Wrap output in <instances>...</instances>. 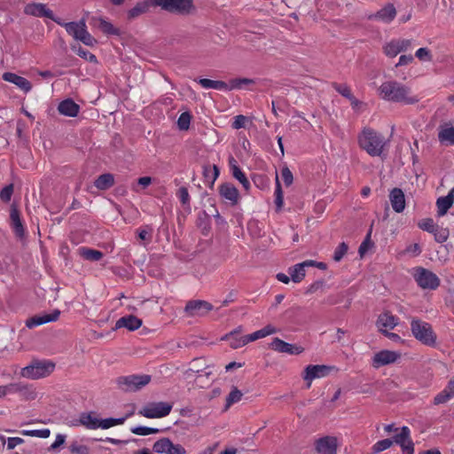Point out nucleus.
Returning a JSON list of instances; mask_svg holds the SVG:
<instances>
[{
  "label": "nucleus",
  "instance_id": "393cba45",
  "mask_svg": "<svg viewBox=\"0 0 454 454\" xmlns=\"http://www.w3.org/2000/svg\"><path fill=\"white\" fill-rule=\"evenodd\" d=\"M151 7H156L155 0H145L138 2L133 8L129 10L128 19L129 20H134L138 16L147 12Z\"/></svg>",
  "mask_w": 454,
  "mask_h": 454
},
{
  "label": "nucleus",
  "instance_id": "1a4fd4ad",
  "mask_svg": "<svg viewBox=\"0 0 454 454\" xmlns=\"http://www.w3.org/2000/svg\"><path fill=\"white\" fill-rule=\"evenodd\" d=\"M153 450L158 454H186L181 444H175L168 437H162L153 445Z\"/></svg>",
  "mask_w": 454,
  "mask_h": 454
},
{
  "label": "nucleus",
  "instance_id": "864d4df0",
  "mask_svg": "<svg viewBox=\"0 0 454 454\" xmlns=\"http://www.w3.org/2000/svg\"><path fill=\"white\" fill-rule=\"evenodd\" d=\"M332 86L337 92L348 99L353 96L349 87L346 83L333 82Z\"/></svg>",
  "mask_w": 454,
  "mask_h": 454
},
{
  "label": "nucleus",
  "instance_id": "3c124183",
  "mask_svg": "<svg viewBox=\"0 0 454 454\" xmlns=\"http://www.w3.org/2000/svg\"><path fill=\"white\" fill-rule=\"evenodd\" d=\"M434 240L438 243H443L449 238L450 232L447 228L438 226L434 231Z\"/></svg>",
  "mask_w": 454,
  "mask_h": 454
},
{
  "label": "nucleus",
  "instance_id": "603ef678",
  "mask_svg": "<svg viewBox=\"0 0 454 454\" xmlns=\"http://www.w3.org/2000/svg\"><path fill=\"white\" fill-rule=\"evenodd\" d=\"M419 227L429 233H434V230L438 227L432 218H425L418 223Z\"/></svg>",
  "mask_w": 454,
  "mask_h": 454
},
{
  "label": "nucleus",
  "instance_id": "39448f33",
  "mask_svg": "<svg viewBox=\"0 0 454 454\" xmlns=\"http://www.w3.org/2000/svg\"><path fill=\"white\" fill-rule=\"evenodd\" d=\"M55 369V364L46 360H35L29 365L22 368L21 376L37 380L50 375Z\"/></svg>",
  "mask_w": 454,
  "mask_h": 454
},
{
  "label": "nucleus",
  "instance_id": "4c0bfd02",
  "mask_svg": "<svg viewBox=\"0 0 454 454\" xmlns=\"http://www.w3.org/2000/svg\"><path fill=\"white\" fill-rule=\"evenodd\" d=\"M242 395V392L239 389H238L237 387L232 386L231 391L226 396V403L224 410H228L232 404L239 402L241 400Z\"/></svg>",
  "mask_w": 454,
  "mask_h": 454
},
{
  "label": "nucleus",
  "instance_id": "37998d69",
  "mask_svg": "<svg viewBox=\"0 0 454 454\" xmlns=\"http://www.w3.org/2000/svg\"><path fill=\"white\" fill-rule=\"evenodd\" d=\"M394 443L392 439L387 438L378 441L372 448V454H378L385 450L390 448Z\"/></svg>",
  "mask_w": 454,
  "mask_h": 454
},
{
  "label": "nucleus",
  "instance_id": "c03bdc74",
  "mask_svg": "<svg viewBox=\"0 0 454 454\" xmlns=\"http://www.w3.org/2000/svg\"><path fill=\"white\" fill-rule=\"evenodd\" d=\"M18 393L26 400H34L36 397L35 390L22 383H19Z\"/></svg>",
  "mask_w": 454,
  "mask_h": 454
},
{
  "label": "nucleus",
  "instance_id": "7ed1b4c3",
  "mask_svg": "<svg viewBox=\"0 0 454 454\" xmlns=\"http://www.w3.org/2000/svg\"><path fill=\"white\" fill-rule=\"evenodd\" d=\"M155 6L160 7L167 12L180 16H188L196 12L193 0H155Z\"/></svg>",
  "mask_w": 454,
  "mask_h": 454
},
{
  "label": "nucleus",
  "instance_id": "7c9ffc66",
  "mask_svg": "<svg viewBox=\"0 0 454 454\" xmlns=\"http://www.w3.org/2000/svg\"><path fill=\"white\" fill-rule=\"evenodd\" d=\"M114 184V176L111 173L100 175L95 181L94 185L101 191H106Z\"/></svg>",
  "mask_w": 454,
  "mask_h": 454
},
{
  "label": "nucleus",
  "instance_id": "58836bf2",
  "mask_svg": "<svg viewBox=\"0 0 454 454\" xmlns=\"http://www.w3.org/2000/svg\"><path fill=\"white\" fill-rule=\"evenodd\" d=\"M71 49L73 51L76 52L79 57L84 59L85 60L90 63H98L97 57L93 53L83 49L82 46L72 45Z\"/></svg>",
  "mask_w": 454,
  "mask_h": 454
},
{
  "label": "nucleus",
  "instance_id": "c756f323",
  "mask_svg": "<svg viewBox=\"0 0 454 454\" xmlns=\"http://www.w3.org/2000/svg\"><path fill=\"white\" fill-rule=\"evenodd\" d=\"M55 22L59 24V26H62L66 28L67 32L72 35L75 40L76 36L79 35L81 33L80 30H82V27H85V21L83 20H80L79 22H63L60 18L56 19Z\"/></svg>",
  "mask_w": 454,
  "mask_h": 454
},
{
  "label": "nucleus",
  "instance_id": "a19ab883",
  "mask_svg": "<svg viewBox=\"0 0 454 454\" xmlns=\"http://www.w3.org/2000/svg\"><path fill=\"white\" fill-rule=\"evenodd\" d=\"M80 34L76 36V40L81 41L87 46H93L97 43V40L87 31L86 26L82 27Z\"/></svg>",
  "mask_w": 454,
  "mask_h": 454
},
{
  "label": "nucleus",
  "instance_id": "5701e85b",
  "mask_svg": "<svg viewBox=\"0 0 454 454\" xmlns=\"http://www.w3.org/2000/svg\"><path fill=\"white\" fill-rule=\"evenodd\" d=\"M389 200L393 209L396 213H401L405 208V197L400 188H394L389 194Z\"/></svg>",
  "mask_w": 454,
  "mask_h": 454
},
{
  "label": "nucleus",
  "instance_id": "412c9836",
  "mask_svg": "<svg viewBox=\"0 0 454 454\" xmlns=\"http://www.w3.org/2000/svg\"><path fill=\"white\" fill-rule=\"evenodd\" d=\"M3 79L5 82H9L11 83L15 84L18 88H20L25 93L30 91L32 89L31 82L27 79H26L22 76H20L14 73H11V72L4 73Z\"/></svg>",
  "mask_w": 454,
  "mask_h": 454
},
{
  "label": "nucleus",
  "instance_id": "6e6552de",
  "mask_svg": "<svg viewBox=\"0 0 454 454\" xmlns=\"http://www.w3.org/2000/svg\"><path fill=\"white\" fill-rule=\"evenodd\" d=\"M414 278L422 289L435 290L441 284V280L436 274L422 267L416 269Z\"/></svg>",
  "mask_w": 454,
  "mask_h": 454
},
{
  "label": "nucleus",
  "instance_id": "0e129e2a",
  "mask_svg": "<svg viewBox=\"0 0 454 454\" xmlns=\"http://www.w3.org/2000/svg\"><path fill=\"white\" fill-rule=\"evenodd\" d=\"M281 176L286 186H290L293 184L294 176L288 167H284L281 169Z\"/></svg>",
  "mask_w": 454,
  "mask_h": 454
},
{
  "label": "nucleus",
  "instance_id": "aec40b11",
  "mask_svg": "<svg viewBox=\"0 0 454 454\" xmlns=\"http://www.w3.org/2000/svg\"><path fill=\"white\" fill-rule=\"evenodd\" d=\"M99 423L100 419L93 417L92 412H82L79 419L72 421L71 426H83L88 429H98L99 428Z\"/></svg>",
  "mask_w": 454,
  "mask_h": 454
},
{
  "label": "nucleus",
  "instance_id": "69168bd1",
  "mask_svg": "<svg viewBox=\"0 0 454 454\" xmlns=\"http://www.w3.org/2000/svg\"><path fill=\"white\" fill-rule=\"evenodd\" d=\"M415 56L419 60H427V61H431L432 60L431 52H430V51L427 48H419L416 51Z\"/></svg>",
  "mask_w": 454,
  "mask_h": 454
},
{
  "label": "nucleus",
  "instance_id": "f257e3e1",
  "mask_svg": "<svg viewBox=\"0 0 454 454\" xmlns=\"http://www.w3.org/2000/svg\"><path fill=\"white\" fill-rule=\"evenodd\" d=\"M381 98L387 101L413 105L419 102L416 96H410L411 89L396 81L383 82L379 88Z\"/></svg>",
  "mask_w": 454,
  "mask_h": 454
},
{
  "label": "nucleus",
  "instance_id": "ea45409f",
  "mask_svg": "<svg viewBox=\"0 0 454 454\" xmlns=\"http://www.w3.org/2000/svg\"><path fill=\"white\" fill-rule=\"evenodd\" d=\"M212 372H206L204 374H198L194 380L195 385L200 388L208 387L212 383Z\"/></svg>",
  "mask_w": 454,
  "mask_h": 454
},
{
  "label": "nucleus",
  "instance_id": "cd10ccee",
  "mask_svg": "<svg viewBox=\"0 0 454 454\" xmlns=\"http://www.w3.org/2000/svg\"><path fill=\"white\" fill-rule=\"evenodd\" d=\"M58 110L65 116L75 117L79 113L80 106L73 99L67 98L59 104Z\"/></svg>",
  "mask_w": 454,
  "mask_h": 454
},
{
  "label": "nucleus",
  "instance_id": "f704fd0d",
  "mask_svg": "<svg viewBox=\"0 0 454 454\" xmlns=\"http://www.w3.org/2000/svg\"><path fill=\"white\" fill-rule=\"evenodd\" d=\"M198 82L205 89L228 90V84L223 81H214L207 78H200Z\"/></svg>",
  "mask_w": 454,
  "mask_h": 454
},
{
  "label": "nucleus",
  "instance_id": "f3484780",
  "mask_svg": "<svg viewBox=\"0 0 454 454\" xmlns=\"http://www.w3.org/2000/svg\"><path fill=\"white\" fill-rule=\"evenodd\" d=\"M59 315L60 311L59 309H54L51 313L49 314L35 315L26 320V326L31 329L46 323L57 321L59 317Z\"/></svg>",
  "mask_w": 454,
  "mask_h": 454
},
{
  "label": "nucleus",
  "instance_id": "8fccbe9b",
  "mask_svg": "<svg viewBox=\"0 0 454 454\" xmlns=\"http://www.w3.org/2000/svg\"><path fill=\"white\" fill-rule=\"evenodd\" d=\"M254 83V80L248 78H235L230 81L228 84V90H231L234 89H240L242 85H247Z\"/></svg>",
  "mask_w": 454,
  "mask_h": 454
},
{
  "label": "nucleus",
  "instance_id": "5fc2aeb1",
  "mask_svg": "<svg viewBox=\"0 0 454 454\" xmlns=\"http://www.w3.org/2000/svg\"><path fill=\"white\" fill-rule=\"evenodd\" d=\"M410 428L406 426H403L401 428V432L399 434H396L392 440L396 444L403 443L404 441L410 438Z\"/></svg>",
  "mask_w": 454,
  "mask_h": 454
},
{
  "label": "nucleus",
  "instance_id": "dca6fc26",
  "mask_svg": "<svg viewBox=\"0 0 454 454\" xmlns=\"http://www.w3.org/2000/svg\"><path fill=\"white\" fill-rule=\"evenodd\" d=\"M219 195L227 200L231 206L238 205L239 201V192L231 183H223L218 188Z\"/></svg>",
  "mask_w": 454,
  "mask_h": 454
},
{
  "label": "nucleus",
  "instance_id": "2eb2a0df",
  "mask_svg": "<svg viewBox=\"0 0 454 454\" xmlns=\"http://www.w3.org/2000/svg\"><path fill=\"white\" fill-rule=\"evenodd\" d=\"M411 46V39L392 40L384 46V53L394 58L403 51H406Z\"/></svg>",
  "mask_w": 454,
  "mask_h": 454
},
{
  "label": "nucleus",
  "instance_id": "774afa93",
  "mask_svg": "<svg viewBox=\"0 0 454 454\" xmlns=\"http://www.w3.org/2000/svg\"><path fill=\"white\" fill-rule=\"evenodd\" d=\"M246 121H247V117L246 116L241 115V114L237 115L234 118V121L232 122L231 126L235 129H239L245 127Z\"/></svg>",
  "mask_w": 454,
  "mask_h": 454
},
{
  "label": "nucleus",
  "instance_id": "6ab92c4d",
  "mask_svg": "<svg viewBox=\"0 0 454 454\" xmlns=\"http://www.w3.org/2000/svg\"><path fill=\"white\" fill-rule=\"evenodd\" d=\"M10 220L11 225L13 229L15 235L18 238H23L25 236V228L22 224L20 218V213L16 204H12L10 209Z\"/></svg>",
  "mask_w": 454,
  "mask_h": 454
},
{
  "label": "nucleus",
  "instance_id": "4be33fe9",
  "mask_svg": "<svg viewBox=\"0 0 454 454\" xmlns=\"http://www.w3.org/2000/svg\"><path fill=\"white\" fill-rule=\"evenodd\" d=\"M142 325V320L137 317L134 315H128L125 317H121L119 318L114 326V330L120 329L122 327L127 328L129 331H135L138 329Z\"/></svg>",
  "mask_w": 454,
  "mask_h": 454
},
{
  "label": "nucleus",
  "instance_id": "c9c22d12",
  "mask_svg": "<svg viewBox=\"0 0 454 454\" xmlns=\"http://www.w3.org/2000/svg\"><path fill=\"white\" fill-rule=\"evenodd\" d=\"M288 273L291 276V279L294 283H300L306 275L305 269L303 268V264L297 263L293 267H290L288 270Z\"/></svg>",
  "mask_w": 454,
  "mask_h": 454
},
{
  "label": "nucleus",
  "instance_id": "4d7b16f0",
  "mask_svg": "<svg viewBox=\"0 0 454 454\" xmlns=\"http://www.w3.org/2000/svg\"><path fill=\"white\" fill-rule=\"evenodd\" d=\"M13 191H14L13 184H10L4 186L0 192V199L4 202H9L13 194Z\"/></svg>",
  "mask_w": 454,
  "mask_h": 454
},
{
  "label": "nucleus",
  "instance_id": "680f3d73",
  "mask_svg": "<svg viewBox=\"0 0 454 454\" xmlns=\"http://www.w3.org/2000/svg\"><path fill=\"white\" fill-rule=\"evenodd\" d=\"M176 195L179 198L182 205L185 206L190 204V195L186 187H180L177 191Z\"/></svg>",
  "mask_w": 454,
  "mask_h": 454
},
{
  "label": "nucleus",
  "instance_id": "13d9d810",
  "mask_svg": "<svg viewBox=\"0 0 454 454\" xmlns=\"http://www.w3.org/2000/svg\"><path fill=\"white\" fill-rule=\"evenodd\" d=\"M348 249V245L345 242H341L334 251V254L333 256V260L335 262H340L343 258V256L347 254Z\"/></svg>",
  "mask_w": 454,
  "mask_h": 454
},
{
  "label": "nucleus",
  "instance_id": "49530a36",
  "mask_svg": "<svg viewBox=\"0 0 454 454\" xmlns=\"http://www.w3.org/2000/svg\"><path fill=\"white\" fill-rule=\"evenodd\" d=\"M131 433L137 434V435H148L153 434H157L160 432V429L155 427H149L145 426H137L135 427H132L130 429Z\"/></svg>",
  "mask_w": 454,
  "mask_h": 454
},
{
  "label": "nucleus",
  "instance_id": "f8f14e48",
  "mask_svg": "<svg viewBox=\"0 0 454 454\" xmlns=\"http://www.w3.org/2000/svg\"><path fill=\"white\" fill-rule=\"evenodd\" d=\"M24 13L34 17H45L53 20L54 22L57 19L53 12L47 8L46 4L41 3L27 4L24 7Z\"/></svg>",
  "mask_w": 454,
  "mask_h": 454
},
{
  "label": "nucleus",
  "instance_id": "052dcab7",
  "mask_svg": "<svg viewBox=\"0 0 454 454\" xmlns=\"http://www.w3.org/2000/svg\"><path fill=\"white\" fill-rule=\"evenodd\" d=\"M452 397V395L448 393L446 389H443L442 392L435 395V397L434 398V403L435 405L445 403Z\"/></svg>",
  "mask_w": 454,
  "mask_h": 454
},
{
  "label": "nucleus",
  "instance_id": "a18cd8bd",
  "mask_svg": "<svg viewBox=\"0 0 454 454\" xmlns=\"http://www.w3.org/2000/svg\"><path fill=\"white\" fill-rule=\"evenodd\" d=\"M372 231V224L371 225L370 230L368 231L364 241L361 243L358 248V253L360 256H364V254L368 251V249L373 246V242L371 240Z\"/></svg>",
  "mask_w": 454,
  "mask_h": 454
},
{
  "label": "nucleus",
  "instance_id": "4468645a",
  "mask_svg": "<svg viewBox=\"0 0 454 454\" xmlns=\"http://www.w3.org/2000/svg\"><path fill=\"white\" fill-rule=\"evenodd\" d=\"M338 440L335 436L326 435L317 439L315 449L318 454H337Z\"/></svg>",
  "mask_w": 454,
  "mask_h": 454
},
{
  "label": "nucleus",
  "instance_id": "c85d7f7f",
  "mask_svg": "<svg viewBox=\"0 0 454 454\" xmlns=\"http://www.w3.org/2000/svg\"><path fill=\"white\" fill-rule=\"evenodd\" d=\"M398 323V318L390 312L380 314L377 320V326L380 329H394Z\"/></svg>",
  "mask_w": 454,
  "mask_h": 454
},
{
  "label": "nucleus",
  "instance_id": "e2e57ef3",
  "mask_svg": "<svg viewBox=\"0 0 454 454\" xmlns=\"http://www.w3.org/2000/svg\"><path fill=\"white\" fill-rule=\"evenodd\" d=\"M266 337L264 333H262V329L258 330L251 334L244 335V340L242 341V344H247L251 341H254L258 339Z\"/></svg>",
  "mask_w": 454,
  "mask_h": 454
},
{
  "label": "nucleus",
  "instance_id": "473e14b6",
  "mask_svg": "<svg viewBox=\"0 0 454 454\" xmlns=\"http://www.w3.org/2000/svg\"><path fill=\"white\" fill-rule=\"evenodd\" d=\"M438 139L441 143L454 145V127L441 126Z\"/></svg>",
  "mask_w": 454,
  "mask_h": 454
},
{
  "label": "nucleus",
  "instance_id": "ddd939ff",
  "mask_svg": "<svg viewBox=\"0 0 454 454\" xmlns=\"http://www.w3.org/2000/svg\"><path fill=\"white\" fill-rule=\"evenodd\" d=\"M270 348L278 353H286L289 355H299L304 351V348L296 344H291L276 337L269 344Z\"/></svg>",
  "mask_w": 454,
  "mask_h": 454
},
{
  "label": "nucleus",
  "instance_id": "bf43d9fd",
  "mask_svg": "<svg viewBox=\"0 0 454 454\" xmlns=\"http://www.w3.org/2000/svg\"><path fill=\"white\" fill-rule=\"evenodd\" d=\"M69 450L73 454H90L88 446L78 444L76 442L70 445Z\"/></svg>",
  "mask_w": 454,
  "mask_h": 454
},
{
  "label": "nucleus",
  "instance_id": "72a5a7b5",
  "mask_svg": "<svg viewBox=\"0 0 454 454\" xmlns=\"http://www.w3.org/2000/svg\"><path fill=\"white\" fill-rule=\"evenodd\" d=\"M219 174L220 170L216 165H206L203 167V176L206 181L210 183L211 186L214 184L215 181L219 176Z\"/></svg>",
  "mask_w": 454,
  "mask_h": 454
},
{
  "label": "nucleus",
  "instance_id": "e433bc0d",
  "mask_svg": "<svg viewBox=\"0 0 454 454\" xmlns=\"http://www.w3.org/2000/svg\"><path fill=\"white\" fill-rule=\"evenodd\" d=\"M207 367L202 358H195L192 360L191 367L185 371V375L191 377L193 373L204 372Z\"/></svg>",
  "mask_w": 454,
  "mask_h": 454
},
{
  "label": "nucleus",
  "instance_id": "9b49d317",
  "mask_svg": "<svg viewBox=\"0 0 454 454\" xmlns=\"http://www.w3.org/2000/svg\"><path fill=\"white\" fill-rule=\"evenodd\" d=\"M213 309V305L207 301L192 300L186 303L184 311L190 317H203Z\"/></svg>",
  "mask_w": 454,
  "mask_h": 454
},
{
  "label": "nucleus",
  "instance_id": "f03ea898",
  "mask_svg": "<svg viewBox=\"0 0 454 454\" xmlns=\"http://www.w3.org/2000/svg\"><path fill=\"white\" fill-rule=\"evenodd\" d=\"M384 137L371 128H364L358 136V145L370 156H380L385 147Z\"/></svg>",
  "mask_w": 454,
  "mask_h": 454
},
{
  "label": "nucleus",
  "instance_id": "423d86ee",
  "mask_svg": "<svg viewBox=\"0 0 454 454\" xmlns=\"http://www.w3.org/2000/svg\"><path fill=\"white\" fill-rule=\"evenodd\" d=\"M152 380L151 375L141 374V375H129L121 376L117 378L116 383L120 389L125 392H136L140 390L142 387L150 383Z\"/></svg>",
  "mask_w": 454,
  "mask_h": 454
},
{
  "label": "nucleus",
  "instance_id": "338daca9",
  "mask_svg": "<svg viewBox=\"0 0 454 454\" xmlns=\"http://www.w3.org/2000/svg\"><path fill=\"white\" fill-rule=\"evenodd\" d=\"M325 286V280L320 279L317 280L314 283H312L308 289L306 290L305 294H314L319 289H322Z\"/></svg>",
  "mask_w": 454,
  "mask_h": 454
},
{
  "label": "nucleus",
  "instance_id": "79ce46f5",
  "mask_svg": "<svg viewBox=\"0 0 454 454\" xmlns=\"http://www.w3.org/2000/svg\"><path fill=\"white\" fill-rule=\"evenodd\" d=\"M99 28L106 35H120L121 31L119 28L114 27V25L103 19L100 20Z\"/></svg>",
  "mask_w": 454,
  "mask_h": 454
},
{
  "label": "nucleus",
  "instance_id": "b1692460",
  "mask_svg": "<svg viewBox=\"0 0 454 454\" xmlns=\"http://www.w3.org/2000/svg\"><path fill=\"white\" fill-rule=\"evenodd\" d=\"M396 15V10L393 4H387L383 8L379 10L375 14L370 15L369 19L380 20L383 22H391Z\"/></svg>",
  "mask_w": 454,
  "mask_h": 454
},
{
  "label": "nucleus",
  "instance_id": "de8ad7c7",
  "mask_svg": "<svg viewBox=\"0 0 454 454\" xmlns=\"http://www.w3.org/2000/svg\"><path fill=\"white\" fill-rule=\"evenodd\" d=\"M21 434L26 436L48 438L51 434V431L48 428L35 429V430H23Z\"/></svg>",
  "mask_w": 454,
  "mask_h": 454
},
{
  "label": "nucleus",
  "instance_id": "a878e982",
  "mask_svg": "<svg viewBox=\"0 0 454 454\" xmlns=\"http://www.w3.org/2000/svg\"><path fill=\"white\" fill-rule=\"evenodd\" d=\"M454 203V187L450 190L446 196L440 197L436 200L437 214L439 216L446 215Z\"/></svg>",
  "mask_w": 454,
  "mask_h": 454
},
{
  "label": "nucleus",
  "instance_id": "bb28decb",
  "mask_svg": "<svg viewBox=\"0 0 454 454\" xmlns=\"http://www.w3.org/2000/svg\"><path fill=\"white\" fill-rule=\"evenodd\" d=\"M229 164L233 177L239 181L246 191H248L250 189V182L246 176L245 173L238 166L237 160L232 156L229 159Z\"/></svg>",
  "mask_w": 454,
  "mask_h": 454
},
{
  "label": "nucleus",
  "instance_id": "6e6d98bb",
  "mask_svg": "<svg viewBox=\"0 0 454 454\" xmlns=\"http://www.w3.org/2000/svg\"><path fill=\"white\" fill-rule=\"evenodd\" d=\"M153 229L150 225H146L144 229L137 231V236L141 240L147 243L152 241Z\"/></svg>",
  "mask_w": 454,
  "mask_h": 454
},
{
  "label": "nucleus",
  "instance_id": "20e7f679",
  "mask_svg": "<svg viewBox=\"0 0 454 454\" xmlns=\"http://www.w3.org/2000/svg\"><path fill=\"white\" fill-rule=\"evenodd\" d=\"M411 330L416 340L422 344L434 347L436 344V334L432 325L419 318H413L411 322Z\"/></svg>",
  "mask_w": 454,
  "mask_h": 454
},
{
  "label": "nucleus",
  "instance_id": "9d476101",
  "mask_svg": "<svg viewBox=\"0 0 454 454\" xmlns=\"http://www.w3.org/2000/svg\"><path fill=\"white\" fill-rule=\"evenodd\" d=\"M337 368L335 366H329L325 364H309L305 370V375L303 376L304 380L311 381L315 379L323 378L328 376L332 372H337ZM311 385L310 382L308 383V387Z\"/></svg>",
  "mask_w": 454,
  "mask_h": 454
},
{
  "label": "nucleus",
  "instance_id": "2f4dec72",
  "mask_svg": "<svg viewBox=\"0 0 454 454\" xmlns=\"http://www.w3.org/2000/svg\"><path fill=\"white\" fill-rule=\"evenodd\" d=\"M79 254L85 260L90 262H98L103 258L104 254L99 250H95L88 247H80Z\"/></svg>",
  "mask_w": 454,
  "mask_h": 454
},
{
  "label": "nucleus",
  "instance_id": "a211bd4d",
  "mask_svg": "<svg viewBox=\"0 0 454 454\" xmlns=\"http://www.w3.org/2000/svg\"><path fill=\"white\" fill-rule=\"evenodd\" d=\"M399 357L400 354L395 351L381 350L374 355L372 358V366L379 368L380 366L395 363Z\"/></svg>",
  "mask_w": 454,
  "mask_h": 454
},
{
  "label": "nucleus",
  "instance_id": "0eeeda50",
  "mask_svg": "<svg viewBox=\"0 0 454 454\" xmlns=\"http://www.w3.org/2000/svg\"><path fill=\"white\" fill-rule=\"evenodd\" d=\"M172 404L168 402H151L138 411V414L147 419H160L172 411Z\"/></svg>",
  "mask_w": 454,
  "mask_h": 454
},
{
  "label": "nucleus",
  "instance_id": "09e8293b",
  "mask_svg": "<svg viewBox=\"0 0 454 454\" xmlns=\"http://www.w3.org/2000/svg\"><path fill=\"white\" fill-rule=\"evenodd\" d=\"M192 115L189 112H184L180 114L177 120V126L180 130H187L190 127Z\"/></svg>",
  "mask_w": 454,
  "mask_h": 454
}]
</instances>
